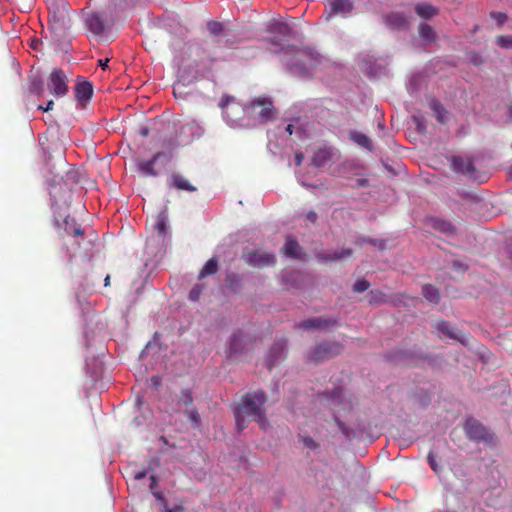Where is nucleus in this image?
<instances>
[{"mask_svg": "<svg viewBox=\"0 0 512 512\" xmlns=\"http://www.w3.org/2000/svg\"><path fill=\"white\" fill-rule=\"evenodd\" d=\"M344 350V345L336 340H323L312 346L305 355V362L314 365L322 364L340 354Z\"/></svg>", "mask_w": 512, "mask_h": 512, "instance_id": "7", "label": "nucleus"}, {"mask_svg": "<svg viewBox=\"0 0 512 512\" xmlns=\"http://www.w3.org/2000/svg\"><path fill=\"white\" fill-rule=\"evenodd\" d=\"M266 402L267 394L263 390L248 392L242 396L241 401L233 408L238 432H242L247 428V417L257 422L262 430H267L270 424L266 416Z\"/></svg>", "mask_w": 512, "mask_h": 512, "instance_id": "2", "label": "nucleus"}, {"mask_svg": "<svg viewBox=\"0 0 512 512\" xmlns=\"http://www.w3.org/2000/svg\"><path fill=\"white\" fill-rule=\"evenodd\" d=\"M369 180L366 178H359L356 180L355 185L353 187H368L369 186Z\"/></svg>", "mask_w": 512, "mask_h": 512, "instance_id": "62", "label": "nucleus"}, {"mask_svg": "<svg viewBox=\"0 0 512 512\" xmlns=\"http://www.w3.org/2000/svg\"><path fill=\"white\" fill-rule=\"evenodd\" d=\"M287 353L288 341L284 338L277 339L270 346L263 365L271 371L275 366L279 365L284 359H286Z\"/></svg>", "mask_w": 512, "mask_h": 512, "instance_id": "12", "label": "nucleus"}, {"mask_svg": "<svg viewBox=\"0 0 512 512\" xmlns=\"http://www.w3.org/2000/svg\"><path fill=\"white\" fill-rule=\"evenodd\" d=\"M244 286V275L232 270L225 271L224 284L222 291L227 295L240 294Z\"/></svg>", "mask_w": 512, "mask_h": 512, "instance_id": "17", "label": "nucleus"}, {"mask_svg": "<svg viewBox=\"0 0 512 512\" xmlns=\"http://www.w3.org/2000/svg\"><path fill=\"white\" fill-rule=\"evenodd\" d=\"M430 108L434 112L436 119L439 123H445L446 120V109L443 107L441 102L437 99H434L430 102Z\"/></svg>", "mask_w": 512, "mask_h": 512, "instance_id": "44", "label": "nucleus"}, {"mask_svg": "<svg viewBox=\"0 0 512 512\" xmlns=\"http://www.w3.org/2000/svg\"><path fill=\"white\" fill-rule=\"evenodd\" d=\"M223 37L224 40L217 39L215 41L216 45L226 48H235L240 43V39L236 35L230 34L227 31L223 34Z\"/></svg>", "mask_w": 512, "mask_h": 512, "instance_id": "46", "label": "nucleus"}, {"mask_svg": "<svg viewBox=\"0 0 512 512\" xmlns=\"http://www.w3.org/2000/svg\"><path fill=\"white\" fill-rule=\"evenodd\" d=\"M333 154V150L330 147L319 148L317 151H315L310 165L317 168H322L329 161H331Z\"/></svg>", "mask_w": 512, "mask_h": 512, "instance_id": "30", "label": "nucleus"}, {"mask_svg": "<svg viewBox=\"0 0 512 512\" xmlns=\"http://www.w3.org/2000/svg\"><path fill=\"white\" fill-rule=\"evenodd\" d=\"M333 420H334L335 424L337 425L338 429L343 434L344 438L348 441H352L354 439L360 438L364 433V430H365L364 427H360L357 429L350 428L346 425L345 422H343L339 418V416L337 414H333Z\"/></svg>", "mask_w": 512, "mask_h": 512, "instance_id": "27", "label": "nucleus"}, {"mask_svg": "<svg viewBox=\"0 0 512 512\" xmlns=\"http://www.w3.org/2000/svg\"><path fill=\"white\" fill-rule=\"evenodd\" d=\"M154 228L163 238L168 234V208L166 206L158 213Z\"/></svg>", "mask_w": 512, "mask_h": 512, "instance_id": "34", "label": "nucleus"}, {"mask_svg": "<svg viewBox=\"0 0 512 512\" xmlns=\"http://www.w3.org/2000/svg\"><path fill=\"white\" fill-rule=\"evenodd\" d=\"M170 188H176L178 190H185L189 192L196 191V187L191 185L183 176L178 173L171 175V181L169 183Z\"/></svg>", "mask_w": 512, "mask_h": 512, "instance_id": "35", "label": "nucleus"}, {"mask_svg": "<svg viewBox=\"0 0 512 512\" xmlns=\"http://www.w3.org/2000/svg\"><path fill=\"white\" fill-rule=\"evenodd\" d=\"M469 62L474 66H480L484 63V58L482 55L476 51H471L468 53Z\"/></svg>", "mask_w": 512, "mask_h": 512, "instance_id": "55", "label": "nucleus"}, {"mask_svg": "<svg viewBox=\"0 0 512 512\" xmlns=\"http://www.w3.org/2000/svg\"><path fill=\"white\" fill-rule=\"evenodd\" d=\"M75 99L82 107H85L86 103L90 101L93 95V85L87 80L78 77L77 82L74 86Z\"/></svg>", "mask_w": 512, "mask_h": 512, "instance_id": "23", "label": "nucleus"}, {"mask_svg": "<svg viewBox=\"0 0 512 512\" xmlns=\"http://www.w3.org/2000/svg\"><path fill=\"white\" fill-rule=\"evenodd\" d=\"M60 218H63L64 229L67 234L73 236H81L84 234V230L77 224L74 218H71L69 215L64 216L63 214L54 212V221L57 226H60Z\"/></svg>", "mask_w": 512, "mask_h": 512, "instance_id": "25", "label": "nucleus"}, {"mask_svg": "<svg viewBox=\"0 0 512 512\" xmlns=\"http://www.w3.org/2000/svg\"><path fill=\"white\" fill-rule=\"evenodd\" d=\"M363 165L355 160H346L338 167V174L344 176L346 174L361 175L363 173Z\"/></svg>", "mask_w": 512, "mask_h": 512, "instance_id": "33", "label": "nucleus"}, {"mask_svg": "<svg viewBox=\"0 0 512 512\" xmlns=\"http://www.w3.org/2000/svg\"><path fill=\"white\" fill-rule=\"evenodd\" d=\"M86 29L95 36H103L106 30L104 18L98 12L87 13L84 19Z\"/></svg>", "mask_w": 512, "mask_h": 512, "instance_id": "21", "label": "nucleus"}, {"mask_svg": "<svg viewBox=\"0 0 512 512\" xmlns=\"http://www.w3.org/2000/svg\"><path fill=\"white\" fill-rule=\"evenodd\" d=\"M353 253V250L351 248H343L340 251H335L332 254L329 253H319L317 255V258L319 260H322L324 262L328 261H338L343 258L351 256Z\"/></svg>", "mask_w": 512, "mask_h": 512, "instance_id": "38", "label": "nucleus"}, {"mask_svg": "<svg viewBox=\"0 0 512 512\" xmlns=\"http://www.w3.org/2000/svg\"><path fill=\"white\" fill-rule=\"evenodd\" d=\"M386 362L394 365L401 364H414L417 365L420 361L427 362L429 365L434 366L438 362V357L434 354L425 353L422 349L414 346L412 349H392L383 354Z\"/></svg>", "mask_w": 512, "mask_h": 512, "instance_id": "4", "label": "nucleus"}, {"mask_svg": "<svg viewBox=\"0 0 512 512\" xmlns=\"http://www.w3.org/2000/svg\"><path fill=\"white\" fill-rule=\"evenodd\" d=\"M181 144L182 143L180 142L177 135L164 138L162 140V147L164 148L162 152L170 153L173 155V151Z\"/></svg>", "mask_w": 512, "mask_h": 512, "instance_id": "47", "label": "nucleus"}, {"mask_svg": "<svg viewBox=\"0 0 512 512\" xmlns=\"http://www.w3.org/2000/svg\"><path fill=\"white\" fill-rule=\"evenodd\" d=\"M421 76L420 75H413L410 80H409V85H408V89L411 91V92H416L419 90L420 88V83H421Z\"/></svg>", "mask_w": 512, "mask_h": 512, "instance_id": "57", "label": "nucleus"}, {"mask_svg": "<svg viewBox=\"0 0 512 512\" xmlns=\"http://www.w3.org/2000/svg\"><path fill=\"white\" fill-rule=\"evenodd\" d=\"M48 185L50 187L49 194H50V198H51V204H52V207H54L57 205L56 188H57V186H59L60 189H62V186H64V185H63V182L61 181V178L57 179L56 177L48 180Z\"/></svg>", "mask_w": 512, "mask_h": 512, "instance_id": "48", "label": "nucleus"}, {"mask_svg": "<svg viewBox=\"0 0 512 512\" xmlns=\"http://www.w3.org/2000/svg\"><path fill=\"white\" fill-rule=\"evenodd\" d=\"M412 120L416 125V131L418 133L424 134L426 132V123L424 118L419 116H413Z\"/></svg>", "mask_w": 512, "mask_h": 512, "instance_id": "58", "label": "nucleus"}, {"mask_svg": "<svg viewBox=\"0 0 512 512\" xmlns=\"http://www.w3.org/2000/svg\"><path fill=\"white\" fill-rule=\"evenodd\" d=\"M304 160V154L302 152H296L294 156V162L296 166H301Z\"/></svg>", "mask_w": 512, "mask_h": 512, "instance_id": "64", "label": "nucleus"}, {"mask_svg": "<svg viewBox=\"0 0 512 512\" xmlns=\"http://www.w3.org/2000/svg\"><path fill=\"white\" fill-rule=\"evenodd\" d=\"M496 44L503 49H512V36L501 35L496 38Z\"/></svg>", "mask_w": 512, "mask_h": 512, "instance_id": "51", "label": "nucleus"}, {"mask_svg": "<svg viewBox=\"0 0 512 512\" xmlns=\"http://www.w3.org/2000/svg\"><path fill=\"white\" fill-rule=\"evenodd\" d=\"M422 294L424 298L431 303L438 304L440 301L439 290L431 284H425L422 286Z\"/></svg>", "mask_w": 512, "mask_h": 512, "instance_id": "43", "label": "nucleus"}, {"mask_svg": "<svg viewBox=\"0 0 512 512\" xmlns=\"http://www.w3.org/2000/svg\"><path fill=\"white\" fill-rule=\"evenodd\" d=\"M506 253L509 259L512 261V237L506 240Z\"/></svg>", "mask_w": 512, "mask_h": 512, "instance_id": "63", "label": "nucleus"}, {"mask_svg": "<svg viewBox=\"0 0 512 512\" xmlns=\"http://www.w3.org/2000/svg\"><path fill=\"white\" fill-rule=\"evenodd\" d=\"M219 268V261L217 257L210 258L202 267L199 272L198 279H203L207 276L214 275Z\"/></svg>", "mask_w": 512, "mask_h": 512, "instance_id": "42", "label": "nucleus"}, {"mask_svg": "<svg viewBox=\"0 0 512 512\" xmlns=\"http://www.w3.org/2000/svg\"><path fill=\"white\" fill-rule=\"evenodd\" d=\"M204 289H205L204 284H195L189 292V295H188L189 300L192 302H197L200 299V296Z\"/></svg>", "mask_w": 512, "mask_h": 512, "instance_id": "50", "label": "nucleus"}, {"mask_svg": "<svg viewBox=\"0 0 512 512\" xmlns=\"http://www.w3.org/2000/svg\"><path fill=\"white\" fill-rule=\"evenodd\" d=\"M337 320L332 318H325V317H312L305 319L301 321L298 324V327L304 329V330H310V329H324L331 326L337 325Z\"/></svg>", "mask_w": 512, "mask_h": 512, "instance_id": "24", "label": "nucleus"}, {"mask_svg": "<svg viewBox=\"0 0 512 512\" xmlns=\"http://www.w3.org/2000/svg\"><path fill=\"white\" fill-rule=\"evenodd\" d=\"M245 262L255 268H264L274 266L276 264V256L272 252H262L260 250H253L243 255Z\"/></svg>", "mask_w": 512, "mask_h": 512, "instance_id": "16", "label": "nucleus"}, {"mask_svg": "<svg viewBox=\"0 0 512 512\" xmlns=\"http://www.w3.org/2000/svg\"><path fill=\"white\" fill-rule=\"evenodd\" d=\"M426 223L433 229L446 235H453L456 233L455 227L448 220L431 216L426 218Z\"/></svg>", "mask_w": 512, "mask_h": 512, "instance_id": "28", "label": "nucleus"}, {"mask_svg": "<svg viewBox=\"0 0 512 512\" xmlns=\"http://www.w3.org/2000/svg\"><path fill=\"white\" fill-rule=\"evenodd\" d=\"M185 414L189 417V419L192 421L194 427H199L201 424V417L197 411L196 408H193L191 410H186Z\"/></svg>", "mask_w": 512, "mask_h": 512, "instance_id": "54", "label": "nucleus"}, {"mask_svg": "<svg viewBox=\"0 0 512 512\" xmlns=\"http://www.w3.org/2000/svg\"><path fill=\"white\" fill-rule=\"evenodd\" d=\"M80 176L79 170L72 167L66 172L64 177H61V181L66 189L71 190L72 186L79 183Z\"/></svg>", "mask_w": 512, "mask_h": 512, "instance_id": "40", "label": "nucleus"}, {"mask_svg": "<svg viewBox=\"0 0 512 512\" xmlns=\"http://www.w3.org/2000/svg\"><path fill=\"white\" fill-rule=\"evenodd\" d=\"M218 59L214 57L202 44L191 43L186 47L182 64L187 66L195 73L202 70H209Z\"/></svg>", "mask_w": 512, "mask_h": 512, "instance_id": "6", "label": "nucleus"}, {"mask_svg": "<svg viewBox=\"0 0 512 512\" xmlns=\"http://www.w3.org/2000/svg\"><path fill=\"white\" fill-rule=\"evenodd\" d=\"M207 30L213 36H223L226 32L224 24L216 20H210L206 24Z\"/></svg>", "mask_w": 512, "mask_h": 512, "instance_id": "49", "label": "nucleus"}, {"mask_svg": "<svg viewBox=\"0 0 512 512\" xmlns=\"http://www.w3.org/2000/svg\"><path fill=\"white\" fill-rule=\"evenodd\" d=\"M349 138L357 145H359L369 151H372L373 143H372L371 139L364 133L356 131V130H351L349 132Z\"/></svg>", "mask_w": 512, "mask_h": 512, "instance_id": "39", "label": "nucleus"}, {"mask_svg": "<svg viewBox=\"0 0 512 512\" xmlns=\"http://www.w3.org/2000/svg\"><path fill=\"white\" fill-rule=\"evenodd\" d=\"M29 92L38 97L43 96L45 88H44V79L41 73L36 72L29 76Z\"/></svg>", "mask_w": 512, "mask_h": 512, "instance_id": "32", "label": "nucleus"}, {"mask_svg": "<svg viewBox=\"0 0 512 512\" xmlns=\"http://www.w3.org/2000/svg\"><path fill=\"white\" fill-rule=\"evenodd\" d=\"M244 113L254 125H265L276 118L277 110L271 97H258L244 106Z\"/></svg>", "mask_w": 512, "mask_h": 512, "instance_id": "5", "label": "nucleus"}, {"mask_svg": "<svg viewBox=\"0 0 512 512\" xmlns=\"http://www.w3.org/2000/svg\"><path fill=\"white\" fill-rule=\"evenodd\" d=\"M464 432L466 437L476 443H484L487 446H495L496 439L494 433L484 426L473 416H467L464 422Z\"/></svg>", "mask_w": 512, "mask_h": 512, "instance_id": "10", "label": "nucleus"}, {"mask_svg": "<svg viewBox=\"0 0 512 512\" xmlns=\"http://www.w3.org/2000/svg\"><path fill=\"white\" fill-rule=\"evenodd\" d=\"M490 17L494 19L499 27H502L504 23L508 20V15L504 12L492 11L490 12Z\"/></svg>", "mask_w": 512, "mask_h": 512, "instance_id": "53", "label": "nucleus"}, {"mask_svg": "<svg viewBox=\"0 0 512 512\" xmlns=\"http://www.w3.org/2000/svg\"><path fill=\"white\" fill-rule=\"evenodd\" d=\"M48 89L55 97H63L68 91V77L61 68H54L48 77Z\"/></svg>", "mask_w": 512, "mask_h": 512, "instance_id": "14", "label": "nucleus"}, {"mask_svg": "<svg viewBox=\"0 0 512 512\" xmlns=\"http://www.w3.org/2000/svg\"><path fill=\"white\" fill-rule=\"evenodd\" d=\"M370 287V282L366 279H358L353 284V291L356 293H363Z\"/></svg>", "mask_w": 512, "mask_h": 512, "instance_id": "52", "label": "nucleus"}, {"mask_svg": "<svg viewBox=\"0 0 512 512\" xmlns=\"http://www.w3.org/2000/svg\"><path fill=\"white\" fill-rule=\"evenodd\" d=\"M179 402L183 403L186 406L192 405V403H193V396H192L191 390L183 389L181 391V397L179 399Z\"/></svg>", "mask_w": 512, "mask_h": 512, "instance_id": "56", "label": "nucleus"}, {"mask_svg": "<svg viewBox=\"0 0 512 512\" xmlns=\"http://www.w3.org/2000/svg\"><path fill=\"white\" fill-rule=\"evenodd\" d=\"M174 155L166 152H156L151 159L146 161H139L137 164L138 171L143 176H152L157 177L159 175L158 171L155 169L154 165L160 159H165L166 163L171 162Z\"/></svg>", "mask_w": 512, "mask_h": 512, "instance_id": "18", "label": "nucleus"}, {"mask_svg": "<svg viewBox=\"0 0 512 512\" xmlns=\"http://www.w3.org/2000/svg\"><path fill=\"white\" fill-rule=\"evenodd\" d=\"M436 329L449 339L457 340L463 345H467L465 339L461 338L452 328L448 321H441L437 324Z\"/></svg>", "mask_w": 512, "mask_h": 512, "instance_id": "37", "label": "nucleus"}, {"mask_svg": "<svg viewBox=\"0 0 512 512\" xmlns=\"http://www.w3.org/2000/svg\"><path fill=\"white\" fill-rule=\"evenodd\" d=\"M321 56L318 53L317 59H311L309 56H298L296 53L285 55L283 65L285 69L293 76L302 79H310L313 76L314 68L320 63Z\"/></svg>", "mask_w": 512, "mask_h": 512, "instance_id": "8", "label": "nucleus"}, {"mask_svg": "<svg viewBox=\"0 0 512 512\" xmlns=\"http://www.w3.org/2000/svg\"><path fill=\"white\" fill-rule=\"evenodd\" d=\"M173 128L182 145L189 144L195 137H200L203 133L202 127L194 120L186 123L174 121Z\"/></svg>", "mask_w": 512, "mask_h": 512, "instance_id": "13", "label": "nucleus"}, {"mask_svg": "<svg viewBox=\"0 0 512 512\" xmlns=\"http://www.w3.org/2000/svg\"><path fill=\"white\" fill-rule=\"evenodd\" d=\"M353 0H327L325 6V19L329 21L334 16L347 17L354 10Z\"/></svg>", "mask_w": 512, "mask_h": 512, "instance_id": "15", "label": "nucleus"}, {"mask_svg": "<svg viewBox=\"0 0 512 512\" xmlns=\"http://www.w3.org/2000/svg\"><path fill=\"white\" fill-rule=\"evenodd\" d=\"M319 399H326L334 406H340L344 404V387L335 386L333 389H326L318 393Z\"/></svg>", "mask_w": 512, "mask_h": 512, "instance_id": "26", "label": "nucleus"}, {"mask_svg": "<svg viewBox=\"0 0 512 512\" xmlns=\"http://www.w3.org/2000/svg\"><path fill=\"white\" fill-rule=\"evenodd\" d=\"M414 10L419 17L425 20L432 19L433 17L437 16L440 12L436 6L426 2L417 3L414 6Z\"/></svg>", "mask_w": 512, "mask_h": 512, "instance_id": "31", "label": "nucleus"}, {"mask_svg": "<svg viewBox=\"0 0 512 512\" xmlns=\"http://www.w3.org/2000/svg\"><path fill=\"white\" fill-rule=\"evenodd\" d=\"M303 443L310 449H316L318 447V444L314 441V439L309 436L304 438Z\"/></svg>", "mask_w": 512, "mask_h": 512, "instance_id": "60", "label": "nucleus"}, {"mask_svg": "<svg viewBox=\"0 0 512 512\" xmlns=\"http://www.w3.org/2000/svg\"><path fill=\"white\" fill-rule=\"evenodd\" d=\"M357 245L369 244L376 247L378 250H385L387 247V240L383 238H371L367 236H359L356 238Z\"/></svg>", "mask_w": 512, "mask_h": 512, "instance_id": "41", "label": "nucleus"}, {"mask_svg": "<svg viewBox=\"0 0 512 512\" xmlns=\"http://www.w3.org/2000/svg\"><path fill=\"white\" fill-rule=\"evenodd\" d=\"M282 253L287 258L301 259L302 247L294 237L287 236L284 246L282 247Z\"/></svg>", "mask_w": 512, "mask_h": 512, "instance_id": "29", "label": "nucleus"}, {"mask_svg": "<svg viewBox=\"0 0 512 512\" xmlns=\"http://www.w3.org/2000/svg\"><path fill=\"white\" fill-rule=\"evenodd\" d=\"M255 338L244 332L242 329H236L230 335L227 343L225 354L228 360H232L238 356L244 355L253 350Z\"/></svg>", "mask_w": 512, "mask_h": 512, "instance_id": "9", "label": "nucleus"}, {"mask_svg": "<svg viewBox=\"0 0 512 512\" xmlns=\"http://www.w3.org/2000/svg\"><path fill=\"white\" fill-rule=\"evenodd\" d=\"M361 71L368 77H378L384 71V66L377 62V59L370 54L363 55L359 62Z\"/></svg>", "mask_w": 512, "mask_h": 512, "instance_id": "22", "label": "nucleus"}, {"mask_svg": "<svg viewBox=\"0 0 512 512\" xmlns=\"http://www.w3.org/2000/svg\"><path fill=\"white\" fill-rule=\"evenodd\" d=\"M385 25L393 31H408L410 21L402 12L392 11L384 16Z\"/></svg>", "mask_w": 512, "mask_h": 512, "instance_id": "20", "label": "nucleus"}, {"mask_svg": "<svg viewBox=\"0 0 512 512\" xmlns=\"http://www.w3.org/2000/svg\"><path fill=\"white\" fill-rule=\"evenodd\" d=\"M418 32L420 38L426 43V44H432L435 43L437 40V33L433 29V27L427 23H420L418 27Z\"/></svg>", "mask_w": 512, "mask_h": 512, "instance_id": "36", "label": "nucleus"}, {"mask_svg": "<svg viewBox=\"0 0 512 512\" xmlns=\"http://www.w3.org/2000/svg\"><path fill=\"white\" fill-rule=\"evenodd\" d=\"M280 282L287 290L289 289H305L310 285L311 280L307 273L301 270H282L280 275Z\"/></svg>", "mask_w": 512, "mask_h": 512, "instance_id": "11", "label": "nucleus"}, {"mask_svg": "<svg viewBox=\"0 0 512 512\" xmlns=\"http://www.w3.org/2000/svg\"><path fill=\"white\" fill-rule=\"evenodd\" d=\"M49 15V29L56 49L68 53L71 50V41L68 36L70 16L65 4H62L61 8L50 10Z\"/></svg>", "mask_w": 512, "mask_h": 512, "instance_id": "3", "label": "nucleus"}, {"mask_svg": "<svg viewBox=\"0 0 512 512\" xmlns=\"http://www.w3.org/2000/svg\"><path fill=\"white\" fill-rule=\"evenodd\" d=\"M427 460H428V463H429L431 469L437 473L439 471V465L437 464L436 456L432 451L429 452V454L427 456Z\"/></svg>", "mask_w": 512, "mask_h": 512, "instance_id": "59", "label": "nucleus"}, {"mask_svg": "<svg viewBox=\"0 0 512 512\" xmlns=\"http://www.w3.org/2000/svg\"><path fill=\"white\" fill-rule=\"evenodd\" d=\"M369 304L371 305H382L389 302L387 294L380 290H371L368 293Z\"/></svg>", "mask_w": 512, "mask_h": 512, "instance_id": "45", "label": "nucleus"}, {"mask_svg": "<svg viewBox=\"0 0 512 512\" xmlns=\"http://www.w3.org/2000/svg\"><path fill=\"white\" fill-rule=\"evenodd\" d=\"M233 100H234V97L229 96V95H224V96H222V98L220 100L219 106L221 108H225Z\"/></svg>", "mask_w": 512, "mask_h": 512, "instance_id": "61", "label": "nucleus"}, {"mask_svg": "<svg viewBox=\"0 0 512 512\" xmlns=\"http://www.w3.org/2000/svg\"><path fill=\"white\" fill-rule=\"evenodd\" d=\"M266 32L269 36L265 37L264 41L273 47L271 49L273 53H283L284 55L296 53L298 56H309L311 59H317L318 52L314 49L289 43L290 40H297L299 33L288 23L272 19L266 27Z\"/></svg>", "mask_w": 512, "mask_h": 512, "instance_id": "1", "label": "nucleus"}, {"mask_svg": "<svg viewBox=\"0 0 512 512\" xmlns=\"http://www.w3.org/2000/svg\"><path fill=\"white\" fill-rule=\"evenodd\" d=\"M451 169L455 173L463 174L471 179H475L476 167L474 165V159L468 157L466 160L462 156L453 155L449 158Z\"/></svg>", "mask_w": 512, "mask_h": 512, "instance_id": "19", "label": "nucleus"}]
</instances>
